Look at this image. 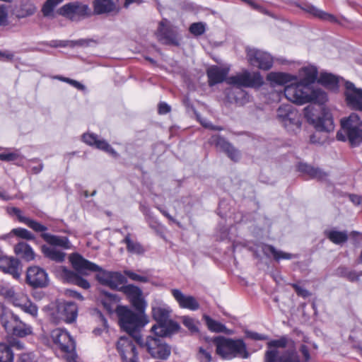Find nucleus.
I'll return each mask as SVG.
<instances>
[{"label":"nucleus","instance_id":"obj_1","mask_svg":"<svg viewBox=\"0 0 362 362\" xmlns=\"http://www.w3.org/2000/svg\"><path fill=\"white\" fill-rule=\"evenodd\" d=\"M70 261L73 267L81 274L88 275L90 272H98V281L111 288L117 289L124 283V277L120 273L102 270L99 266L86 260L78 254L72 255Z\"/></svg>","mask_w":362,"mask_h":362},{"label":"nucleus","instance_id":"obj_2","mask_svg":"<svg viewBox=\"0 0 362 362\" xmlns=\"http://www.w3.org/2000/svg\"><path fill=\"white\" fill-rule=\"evenodd\" d=\"M135 313L127 306L119 305L116 308L119 323L122 329L132 335L139 344L142 345V338L139 331L148 322L144 311Z\"/></svg>","mask_w":362,"mask_h":362},{"label":"nucleus","instance_id":"obj_3","mask_svg":"<svg viewBox=\"0 0 362 362\" xmlns=\"http://www.w3.org/2000/svg\"><path fill=\"white\" fill-rule=\"evenodd\" d=\"M284 95L288 100L299 105L311 101L323 104L327 100V95L323 90L313 88L301 81L286 86Z\"/></svg>","mask_w":362,"mask_h":362},{"label":"nucleus","instance_id":"obj_4","mask_svg":"<svg viewBox=\"0 0 362 362\" xmlns=\"http://www.w3.org/2000/svg\"><path fill=\"white\" fill-rule=\"evenodd\" d=\"M339 141H349L352 146L362 142V120L358 115L352 113L341 119V129L337 134Z\"/></svg>","mask_w":362,"mask_h":362},{"label":"nucleus","instance_id":"obj_5","mask_svg":"<svg viewBox=\"0 0 362 362\" xmlns=\"http://www.w3.org/2000/svg\"><path fill=\"white\" fill-rule=\"evenodd\" d=\"M170 310L168 307L163 304H156L152 306V315L158 325H153L151 331L156 335L165 337L177 331L180 325L170 320Z\"/></svg>","mask_w":362,"mask_h":362},{"label":"nucleus","instance_id":"obj_6","mask_svg":"<svg viewBox=\"0 0 362 362\" xmlns=\"http://www.w3.org/2000/svg\"><path fill=\"white\" fill-rule=\"evenodd\" d=\"M216 352L222 358L230 359L236 356L247 358L249 356L243 340H233L225 337L214 339Z\"/></svg>","mask_w":362,"mask_h":362},{"label":"nucleus","instance_id":"obj_7","mask_svg":"<svg viewBox=\"0 0 362 362\" xmlns=\"http://www.w3.org/2000/svg\"><path fill=\"white\" fill-rule=\"evenodd\" d=\"M0 292L13 306L20 308L33 317L37 316L38 308L32 303L26 293L16 292L11 287H3Z\"/></svg>","mask_w":362,"mask_h":362},{"label":"nucleus","instance_id":"obj_8","mask_svg":"<svg viewBox=\"0 0 362 362\" xmlns=\"http://www.w3.org/2000/svg\"><path fill=\"white\" fill-rule=\"evenodd\" d=\"M276 118L279 122L290 131H295L300 127V115L291 105H284L277 109Z\"/></svg>","mask_w":362,"mask_h":362},{"label":"nucleus","instance_id":"obj_9","mask_svg":"<svg viewBox=\"0 0 362 362\" xmlns=\"http://www.w3.org/2000/svg\"><path fill=\"white\" fill-rule=\"evenodd\" d=\"M148 337L145 341L142 339V345L153 358L166 359L171 354L170 347L161 339V337Z\"/></svg>","mask_w":362,"mask_h":362},{"label":"nucleus","instance_id":"obj_10","mask_svg":"<svg viewBox=\"0 0 362 362\" xmlns=\"http://www.w3.org/2000/svg\"><path fill=\"white\" fill-rule=\"evenodd\" d=\"M115 347L122 362H138V352L132 335L119 338Z\"/></svg>","mask_w":362,"mask_h":362},{"label":"nucleus","instance_id":"obj_11","mask_svg":"<svg viewBox=\"0 0 362 362\" xmlns=\"http://www.w3.org/2000/svg\"><path fill=\"white\" fill-rule=\"evenodd\" d=\"M227 83L237 87H258L263 83L262 78L257 72L244 71L226 78Z\"/></svg>","mask_w":362,"mask_h":362},{"label":"nucleus","instance_id":"obj_12","mask_svg":"<svg viewBox=\"0 0 362 362\" xmlns=\"http://www.w3.org/2000/svg\"><path fill=\"white\" fill-rule=\"evenodd\" d=\"M25 282L33 288H45L49 284L48 274L40 267H30L27 269Z\"/></svg>","mask_w":362,"mask_h":362},{"label":"nucleus","instance_id":"obj_13","mask_svg":"<svg viewBox=\"0 0 362 362\" xmlns=\"http://www.w3.org/2000/svg\"><path fill=\"white\" fill-rule=\"evenodd\" d=\"M59 13L71 21H78L88 16L90 11L87 5L79 3H70L59 8Z\"/></svg>","mask_w":362,"mask_h":362},{"label":"nucleus","instance_id":"obj_14","mask_svg":"<svg viewBox=\"0 0 362 362\" xmlns=\"http://www.w3.org/2000/svg\"><path fill=\"white\" fill-rule=\"evenodd\" d=\"M247 58L252 66L264 70L269 69L273 63L272 57L269 54L254 48L247 49Z\"/></svg>","mask_w":362,"mask_h":362},{"label":"nucleus","instance_id":"obj_15","mask_svg":"<svg viewBox=\"0 0 362 362\" xmlns=\"http://www.w3.org/2000/svg\"><path fill=\"white\" fill-rule=\"evenodd\" d=\"M51 337L53 342L67 356L75 351V342L69 334L62 329H54L51 332Z\"/></svg>","mask_w":362,"mask_h":362},{"label":"nucleus","instance_id":"obj_16","mask_svg":"<svg viewBox=\"0 0 362 362\" xmlns=\"http://www.w3.org/2000/svg\"><path fill=\"white\" fill-rule=\"evenodd\" d=\"M345 101L352 110L362 111V89L349 81L345 83Z\"/></svg>","mask_w":362,"mask_h":362},{"label":"nucleus","instance_id":"obj_17","mask_svg":"<svg viewBox=\"0 0 362 362\" xmlns=\"http://www.w3.org/2000/svg\"><path fill=\"white\" fill-rule=\"evenodd\" d=\"M78 314L77 305L72 302L58 301L54 315L56 318L71 323L75 321Z\"/></svg>","mask_w":362,"mask_h":362},{"label":"nucleus","instance_id":"obj_18","mask_svg":"<svg viewBox=\"0 0 362 362\" xmlns=\"http://www.w3.org/2000/svg\"><path fill=\"white\" fill-rule=\"evenodd\" d=\"M156 35L158 40L163 44L178 45L177 30L175 28L171 26L166 19L163 20L159 23Z\"/></svg>","mask_w":362,"mask_h":362},{"label":"nucleus","instance_id":"obj_19","mask_svg":"<svg viewBox=\"0 0 362 362\" xmlns=\"http://www.w3.org/2000/svg\"><path fill=\"white\" fill-rule=\"evenodd\" d=\"M9 319L13 320L15 322H17L18 320V317L17 316L11 314L6 309L5 306L0 303V321L6 329L8 331H13L15 334L19 336H24L30 332L29 328L21 329L13 325L12 322Z\"/></svg>","mask_w":362,"mask_h":362},{"label":"nucleus","instance_id":"obj_20","mask_svg":"<svg viewBox=\"0 0 362 362\" xmlns=\"http://www.w3.org/2000/svg\"><path fill=\"white\" fill-rule=\"evenodd\" d=\"M120 290L127 296L132 305L138 311H144L146 303L142 297L141 290L134 285L122 286Z\"/></svg>","mask_w":362,"mask_h":362},{"label":"nucleus","instance_id":"obj_21","mask_svg":"<svg viewBox=\"0 0 362 362\" xmlns=\"http://www.w3.org/2000/svg\"><path fill=\"white\" fill-rule=\"evenodd\" d=\"M171 293L180 308L190 310L199 309V304L194 297L185 295L180 290L175 288L172 289Z\"/></svg>","mask_w":362,"mask_h":362},{"label":"nucleus","instance_id":"obj_22","mask_svg":"<svg viewBox=\"0 0 362 362\" xmlns=\"http://www.w3.org/2000/svg\"><path fill=\"white\" fill-rule=\"evenodd\" d=\"M0 269L5 273L10 274L14 279H19L21 275V268L19 261L13 257L4 256L0 259Z\"/></svg>","mask_w":362,"mask_h":362},{"label":"nucleus","instance_id":"obj_23","mask_svg":"<svg viewBox=\"0 0 362 362\" xmlns=\"http://www.w3.org/2000/svg\"><path fill=\"white\" fill-rule=\"evenodd\" d=\"M83 140L86 144L95 146L97 148L104 151L114 157H117L118 155L107 141L98 139L97 136L93 134H84Z\"/></svg>","mask_w":362,"mask_h":362},{"label":"nucleus","instance_id":"obj_24","mask_svg":"<svg viewBox=\"0 0 362 362\" xmlns=\"http://www.w3.org/2000/svg\"><path fill=\"white\" fill-rule=\"evenodd\" d=\"M213 142L218 148L224 151L231 160L236 161L240 158V152L223 138L218 136H214Z\"/></svg>","mask_w":362,"mask_h":362},{"label":"nucleus","instance_id":"obj_25","mask_svg":"<svg viewBox=\"0 0 362 362\" xmlns=\"http://www.w3.org/2000/svg\"><path fill=\"white\" fill-rule=\"evenodd\" d=\"M8 211L11 214L16 215L18 217L19 221L24 223L28 227H30V228H32L33 230H35L36 232H43V231L47 230V227L42 225L39 222L32 220L28 217L23 216L22 215L21 211L18 208H16V207L11 208V209H8Z\"/></svg>","mask_w":362,"mask_h":362},{"label":"nucleus","instance_id":"obj_26","mask_svg":"<svg viewBox=\"0 0 362 362\" xmlns=\"http://www.w3.org/2000/svg\"><path fill=\"white\" fill-rule=\"evenodd\" d=\"M229 71L228 68H220L218 66H211L207 70L209 85L213 86L216 83L223 81Z\"/></svg>","mask_w":362,"mask_h":362},{"label":"nucleus","instance_id":"obj_27","mask_svg":"<svg viewBox=\"0 0 362 362\" xmlns=\"http://www.w3.org/2000/svg\"><path fill=\"white\" fill-rule=\"evenodd\" d=\"M62 271L63 277L66 281L76 284L84 289H88L90 287V284L88 281L79 276L76 273L71 272L65 267H62Z\"/></svg>","mask_w":362,"mask_h":362},{"label":"nucleus","instance_id":"obj_28","mask_svg":"<svg viewBox=\"0 0 362 362\" xmlns=\"http://www.w3.org/2000/svg\"><path fill=\"white\" fill-rule=\"evenodd\" d=\"M299 170L308 175L310 177L319 180H325L328 175L318 168H315L308 164H300L299 165Z\"/></svg>","mask_w":362,"mask_h":362},{"label":"nucleus","instance_id":"obj_29","mask_svg":"<svg viewBox=\"0 0 362 362\" xmlns=\"http://www.w3.org/2000/svg\"><path fill=\"white\" fill-rule=\"evenodd\" d=\"M313 125L320 131L330 132L334 129L333 119L329 112L325 113L323 116H319Z\"/></svg>","mask_w":362,"mask_h":362},{"label":"nucleus","instance_id":"obj_30","mask_svg":"<svg viewBox=\"0 0 362 362\" xmlns=\"http://www.w3.org/2000/svg\"><path fill=\"white\" fill-rule=\"evenodd\" d=\"M317 81L329 89L335 90L338 88L339 79L333 74L321 73Z\"/></svg>","mask_w":362,"mask_h":362},{"label":"nucleus","instance_id":"obj_31","mask_svg":"<svg viewBox=\"0 0 362 362\" xmlns=\"http://www.w3.org/2000/svg\"><path fill=\"white\" fill-rule=\"evenodd\" d=\"M15 252L26 261L33 260L35 253L27 243L21 242L15 246Z\"/></svg>","mask_w":362,"mask_h":362},{"label":"nucleus","instance_id":"obj_32","mask_svg":"<svg viewBox=\"0 0 362 362\" xmlns=\"http://www.w3.org/2000/svg\"><path fill=\"white\" fill-rule=\"evenodd\" d=\"M42 238L49 244L54 246H59L68 249L70 247L67 238L53 235L49 233H43Z\"/></svg>","mask_w":362,"mask_h":362},{"label":"nucleus","instance_id":"obj_33","mask_svg":"<svg viewBox=\"0 0 362 362\" xmlns=\"http://www.w3.org/2000/svg\"><path fill=\"white\" fill-rule=\"evenodd\" d=\"M325 234L331 242L337 245L342 244L348 240V234L346 231L332 229L325 230Z\"/></svg>","mask_w":362,"mask_h":362},{"label":"nucleus","instance_id":"obj_34","mask_svg":"<svg viewBox=\"0 0 362 362\" xmlns=\"http://www.w3.org/2000/svg\"><path fill=\"white\" fill-rule=\"evenodd\" d=\"M100 299L104 308L110 313L113 311L114 305L119 300L116 295L105 291L101 292Z\"/></svg>","mask_w":362,"mask_h":362},{"label":"nucleus","instance_id":"obj_35","mask_svg":"<svg viewBox=\"0 0 362 362\" xmlns=\"http://www.w3.org/2000/svg\"><path fill=\"white\" fill-rule=\"evenodd\" d=\"M263 252L267 255H272L276 261H279L281 259H291L294 255L291 253L284 252L280 250H277L272 245H264L262 247Z\"/></svg>","mask_w":362,"mask_h":362},{"label":"nucleus","instance_id":"obj_36","mask_svg":"<svg viewBox=\"0 0 362 362\" xmlns=\"http://www.w3.org/2000/svg\"><path fill=\"white\" fill-rule=\"evenodd\" d=\"M267 79L272 86L284 85L291 81V76L284 73L271 72L267 75Z\"/></svg>","mask_w":362,"mask_h":362},{"label":"nucleus","instance_id":"obj_37","mask_svg":"<svg viewBox=\"0 0 362 362\" xmlns=\"http://www.w3.org/2000/svg\"><path fill=\"white\" fill-rule=\"evenodd\" d=\"M42 252L44 255L48 257L49 259L57 262H62L64 261L65 257V253L63 252L56 249L54 247L52 246H43Z\"/></svg>","mask_w":362,"mask_h":362},{"label":"nucleus","instance_id":"obj_38","mask_svg":"<svg viewBox=\"0 0 362 362\" xmlns=\"http://www.w3.org/2000/svg\"><path fill=\"white\" fill-rule=\"evenodd\" d=\"M115 9L112 0H95L94 11L97 14L108 13Z\"/></svg>","mask_w":362,"mask_h":362},{"label":"nucleus","instance_id":"obj_39","mask_svg":"<svg viewBox=\"0 0 362 362\" xmlns=\"http://www.w3.org/2000/svg\"><path fill=\"white\" fill-rule=\"evenodd\" d=\"M308 13L313 15L315 17H317L322 20L327 21L329 22H336V18L328 13H326L323 11H321L313 6H307L306 8H304Z\"/></svg>","mask_w":362,"mask_h":362},{"label":"nucleus","instance_id":"obj_40","mask_svg":"<svg viewBox=\"0 0 362 362\" xmlns=\"http://www.w3.org/2000/svg\"><path fill=\"white\" fill-rule=\"evenodd\" d=\"M14 354L11 345L0 343V362H13Z\"/></svg>","mask_w":362,"mask_h":362},{"label":"nucleus","instance_id":"obj_41","mask_svg":"<svg viewBox=\"0 0 362 362\" xmlns=\"http://www.w3.org/2000/svg\"><path fill=\"white\" fill-rule=\"evenodd\" d=\"M124 243H125L127 245V249L128 252L138 255L142 254L144 252V249L141 245L139 243L131 240L129 235H127L125 237Z\"/></svg>","mask_w":362,"mask_h":362},{"label":"nucleus","instance_id":"obj_42","mask_svg":"<svg viewBox=\"0 0 362 362\" xmlns=\"http://www.w3.org/2000/svg\"><path fill=\"white\" fill-rule=\"evenodd\" d=\"M304 78L301 81L302 83L310 86L317 77V71L314 67H307L303 69Z\"/></svg>","mask_w":362,"mask_h":362},{"label":"nucleus","instance_id":"obj_43","mask_svg":"<svg viewBox=\"0 0 362 362\" xmlns=\"http://www.w3.org/2000/svg\"><path fill=\"white\" fill-rule=\"evenodd\" d=\"M182 322L183 325L191 332V333L194 334L199 332V322L197 320H195L188 316H183L182 317Z\"/></svg>","mask_w":362,"mask_h":362},{"label":"nucleus","instance_id":"obj_44","mask_svg":"<svg viewBox=\"0 0 362 362\" xmlns=\"http://www.w3.org/2000/svg\"><path fill=\"white\" fill-rule=\"evenodd\" d=\"M204 318L208 328L210 330L216 332H223L226 329V327L223 324L211 319V317L206 316Z\"/></svg>","mask_w":362,"mask_h":362},{"label":"nucleus","instance_id":"obj_45","mask_svg":"<svg viewBox=\"0 0 362 362\" xmlns=\"http://www.w3.org/2000/svg\"><path fill=\"white\" fill-rule=\"evenodd\" d=\"M303 112L305 117L310 123L313 124L314 122H316L319 115L317 113V110L313 105H308L305 107L303 110Z\"/></svg>","mask_w":362,"mask_h":362},{"label":"nucleus","instance_id":"obj_46","mask_svg":"<svg viewBox=\"0 0 362 362\" xmlns=\"http://www.w3.org/2000/svg\"><path fill=\"white\" fill-rule=\"evenodd\" d=\"M63 0H47L42 8V13L45 16H49L52 15V11L55 6L58 5Z\"/></svg>","mask_w":362,"mask_h":362},{"label":"nucleus","instance_id":"obj_47","mask_svg":"<svg viewBox=\"0 0 362 362\" xmlns=\"http://www.w3.org/2000/svg\"><path fill=\"white\" fill-rule=\"evenodd\" d=\"M279 362H300L296 352L286 351L279 358Z\"/></svg>","mask_w":362,"mask_h":362},{"label":"nucleus","instance_id":"obj_48","mask_svg":"<svg viewBox=\"0 0 362 362\" xmlns=\"http://www.w3.org/2000/svg\"><path fill=\"white\" fill-rule=\"evenodd\" d=\"M8 7L4 4H0V27L8 24Z\"/></svg>","mask_w":362,"mask_h":362},{"label":"nucleus","instance_id":"obj_49","mask_svg":"<svg viewBox=\"0 0 362 362\" xmlns=\"http://www.w3.org/2000/svg\"><path fill=\"white\" fill-rule=\"evenodd\" d=\"M17 362H41L40 357L33 352L21 354Z\"/></svg>","mask_w":362,"mask_h":362},{"label":"nucleus","instance_id":"obj_50","mask_svg":"<svg viewBox=\"0 0 362 362\" xmlns=\"http://www.w3.org/2000/svg\"><path fill=\"white\" fill-rule=\"evenodd\" d=\"M36 11V7L30 3L25 4L21 7V13L19 17L24 18L33 15Z\"/></svg>","mask_w":362,"mask_h":362},{"label":"nucleus","instance_id":"obj_51","mask_svg":"<svg viewBox=\"0 0 362 362\" xmlns=\"http://www.w3.org/2000/svg\"><path fill=\"white\" fill-rule=\"evenodd\" d=\"M12 233L16 236L26 240H32L34 238L33 235L30 231L24 228L13 229Z\"/></svg>","mask_w":362,"mask_h":362},{"label":"nucleus","instance_id":"obj_52","mask_svg":"<svg viewBox=\"0 0 362 362\" xmlns=\"http://www.w3.org/2000/svg\"><path fill=\"white\" fill-rule=\"evenodd\" d=\"M189 31L195 35H200L204 33L205 25L202 23H192L189 27Z\"/></svg>","mask_w":362,"mask_h":362},{"label":"nucleus","instance_id":"obj_53","mask_svg":"<svg viewBox=\"0 0 362 362\" xmlns=\"http://www.w3.org/2000/svg\"><path fill=\"white\" fill-rule=\"evenodd\" d=\"M198 357L200 362H211V353L202 348L199 349Z\"/></svg>","mask_w":362,"mask_h":362},{"label":"nucleus","instance_id":"obj_54","mask_svg":"<svg viewBox=\"0 0 362 362\" xmlns=\"http://www.w3.org/2000/svg\"><path fill=\"white\" fill-rule=\"evenodd\" d=\"M124 274L132 280L140 281V282H147L148 278L146 276H140L133 272L131 271H125Z\"/></svg>","mask_w":362,"mask_h":362},{"label":"nucleus","instance_id":"obj_55","mask_svg":"<svg viewBox=\"0 0 362 362\" xmlns=\"http://www.w3.org/2000/svg\"><path fill=\"white\" fill-rule=\"evenodd\" d=\"M278 352L276 350H269L265 354V362H276L279 361L277 358Z\"/></svg>","mask_w":362,"mask_h":362},{"label":"nucleus","instance_id":"obj_56","mask_svg":"<svg viewBox=\"0 0 362 362\" xmlns=\"http://www.w3.org/2000/svg\"><path fill=\"white\" fill-rule=\"evenodd\" d=\"M18 154L15 152L0 153V160L4 161H12L18 158Z\"/></svg>","mask_w":362,"mask_h":362},{"label":"nucleus","instance_id":"obj_57","mask_svg":"<svg viewBox=\"0 0 362 362\" xmlns=\"http://www.w3.org/2000/svg\"><path fill=\"white\" fill-rule=\"evenodd\" d=\"M286 345V339H280L278 340L271 341L268 343L269 347H285Z\"/></svg>","mask_w":362,"mask_h":362},{"label":"nucleus","instance_id":"obj_58","mask_svg":"<svg viewBox=\"0 0 362 362\" xmlns=\"http://www.w3.org/2000/svg\"><path fill=\"white\" fill-rule=\"evenodd\" d=\"M246 335L247 337L255 339V340H265L267 339V337L260 334H258L257 332H246Z\"/></svg>","mask_w":362,"mask_h":362},{"label":"nucleus","instance_id":"obj_59","mask_svg":"<svg viewBox=\"0 0 362 362\" xmlns=\"http://www.w3.org/2000/svg\"><path fill=\"white\" fill-rule=\"evenodd\" d=\"M61 79L65 82L70 83L71 85H72L73 86L79 90H83L85 88L84 86L77 81L70 79L69 78H61Z\"/></svg>","mask_w":362,"mask_h":362},{"label":"nucleus","instance_id":"obj_60","mask_svg":"<svg viewBox=\"0 0 362 362\" xmlns=\"http://www.w3.org/2000/svg\"><path fill=\"white\" fill-rule=\"evenodd\" d=\"M293 287L294 288L296 292L299 296H302L303 297H307L309 296V293L307 290L301 288L300 286H298L297 284H293Z\"/></svg>","mask_w":362,"mask_h":362},{"label":"nucleus","instance_id":"obj_61","mask_svg":"<svg viewBox=\"0 0 362 362\" xmlns=\"http://www.w3.org/2000/svg\"><path fill=\"white\" fill-rule=\"evenodd\" d=\"M344 275L351 281H356L358 279V275L355 272L352 271L345 270Z\"/></svg>","mask_w":362,"mask_h":362},{"label":"nucleus","instance_id":"obj_62","mask_svg":"<svg viewBox=\"0 0 362 362\" xmlns=\"http://www.w3.org/2000/svg\"><path fill=\"white\" fill-rule=\"evenodd\" d=\"M170 110V107L168 104H166L165 103H161L159 104L158 112L160 114H166V113L169 112Z\"/></svg>","mask_w":362,"mask_h":362},{"label":"nucleus","instance_id":"obj_63","mask_svg":"<svg viewBox=\"0 0 362 362\" xmlns=\"http://www.w3.org/2000/svg\"><path fill=\"white\" fill-rule=\"evenodd\" d=\"M303 356L305 361H308L310 359V353L308 347L305 345H302L300 349Z\"/></svg>","mask_w":362,"mask_h":362},{"label":"nucleus","instance_id":"obj_64","mask_svg":"<svg viewBox=\"0 0 362 362\" xmlns=\"http://www.w3.org/2000/svg\"><path fill=\"white\" fill-rule=\"evenodd\" d=\"M351 201L355 204H360L362 203V197L356 194L350 195Z\"/></svg>","mask_w":362,"mask_h":362}]
</instances>
